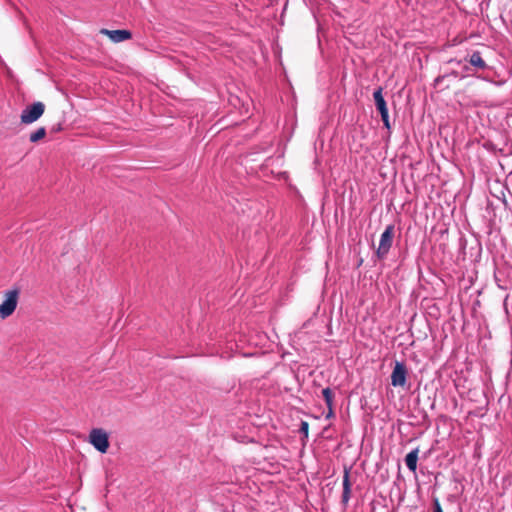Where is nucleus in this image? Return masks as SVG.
I'll return each mask as SVG.
<instances>
[{"label": "nucleus", "instance_id": "ddd939ff", "mask_svg": "<svg viewBox=\"0 0 512 512\" xmlns=\"http://www.w3.org/2000/svg\"><path fill=\"white\" fill-rule=\"evenodd\" d=\"M308 428V423L306 421H302L300 426V433H302L305 437L308 436Z\"/></svg>", "mask_w": 512, "mask_h": 512}, {"label": "nucleus", "instance_id": "f03ea898", "mask_svg": "<svg viewBox=\"0 0 512 512\" xmlns=\"http://www.w3.org/2000/svg\"><path fill=\"white\" fill-rule=\"evenodd\" d=\"M89 442L101 453H106L109 448V437L102 428H93L89 433Z\"/></svg>", "mask_w": 512, "mask_h": 512}, {"label": "nucleus", "instance_id": "dca6fc26", "mask_svg": "<svg viewBox=\"0 0 512 512\" xmlns=\"http://www.w3.org/2000/svg\"><path fill=\"white\" fill-rule=\"evenodd\" d=\"M327 407H328V413L326 415V418H330L334 415L333 406H327Z\"/></svg>", "mask_w": 512, "mask_h": 512}, {"label": "nucleus", "instance_id": "1a4fd4ad", "mask_svg": "<svg viewBox=\"0 0 512 512\" xmlns=\"http://www.w3.org/2000/svg\"><path fill=\"white\" fill-rule=\"evenodd\" d=\"M419 449L415 448L410 451L405 457V464L411 472H415L417 469Z\"/></svg>", "mask_w": 512, "mask_h": 512}, {"label": "nucleus", "instance_id": "a211bd4d", "mask_svg": "<svg viewBox=\"0 0 512 512\" xmlns=\"http://www.w3.org/2000/svg\"><path fill=\"white\" fill-rule=\"evenodd\" d=\"M442 80H443V79H442V77H437V78L435 79V83H436V84H439Z\"/></svg>", "mask_w": 512, "mask_h": 512}, {"label": "nucleus", "instance_id": "2eb2a0df", "mask_svg": "<svg viewBox=\"0 0 512 512\" xmlns=\"http://www.w3.org/2000/svg\"><path fill=\"white\" fill-rule=\"evenodd\" d=\"M380 115H381V119H382V121H387V120H389L388 110H387V111H384V112H381V113H380Z\"/></svg>", "mask_w": 512, "mask_h": 512}, {"label": "nucleus", "instance_id": "f8f14e48", "mask_svg": "<svg viewBox=\"0 0 512 512\" xmlns=\"http://www.w3.org/2000/svg\"><path fill=\"white\" fill-rule=\"evenodd\" d=\"M322 396L327 406H333L334 393L329 387L322 390Z\"/></svg>", "mask_w": 512, "mask_h": 512}, {"label": "nucleus", "instance_id": "9b49d317", "mask_svg": "<svg viewBox=\"0 0 512 512\" xmlns=\"http://www.w3.org/2000/svg\"><path fill=\"white\" fill-rule=\"evenodd\" d=\"M46 135V129L44 127L38 128L36 131L30 134L29 140L32 143H36L39 140L43 139Z\"/></svg>", "mask_w": 512, "mask_h": 512}, {"label": "nucleus", "instance_id": "4468645a", "mask_svg": "<svg viewBox=\"0 0 512 512\" xmlns=\"http://www.w3.org/2000/svg\"><path fill=\"white\" fill-rule=\"evenodd\" d=\"M433 512H443L438 498L433 499Z\"/></svg>", "mask_w": 512, "mask_h": 512}, {"label": "nucleus", "instance_id": "0eeeda50", "mask_svg": "<svg viewBox=\"0 0 512 512\" xmlns=\"http://www.w3.org/2000/svg\"><path fill=\"white\" fill-rule=\"evenodd\" d=\"M351 497V483H350V472L345 469L343 475V492H342V503L347 505Z\"/></svg>", "mask_w": 512, "mask_h": 512}, {"label": "nucleus", "instance_id": "f3484780", "mask_svg": "<svg viewBox=\"0 0 512 512\" xmlns=\"http://www.w3.org/2000/svg\"><path fill=\"white\" fill-rule=\"evenodd\" d=\"M383 124H384V127L387 128L388 130L391 129V125H390V121L389 120L383 121Z\"/></svg>", "mask_w": 512, "mask_h": 512}, {"label": "nucleus", "instance_id": "9d476101", "mask_svg": "<svg viewBox=\"0 0 512 512\" xmlns=\"http://www.w3.org/2000/svg\"><path fill=\"white\" fill-rule=\"evenodd\" d=\"M469 63L480 69V70H484L486 69L488 66L486 64V62L483 60L482 56H481V53L479 51H474L470 57H469Z\"/></svg>", "mask_w": 512, "mask_h": 512}, {"label": "nucleus", "instance_id": "423d86ee", "mask_svg": "<svg viewBox=\"0 0 512 512\" xmlns=\"http://www.w3.org/2000/svg\"><path fill=\"white\" fill-rule=\"evenodd\" d=\"M101 33L108 36L111 41L114 43L123 42L132 37V33L129 30H108L102 29Z\"/></svg>", "mask_w": 512, "mask_h": 512}, {"label": "nucleus", "instance_id": "6e6552de", "mask_svg": "<svg viewBox=\"0 0 512 512\" xmlns=\"http://www.w3.org/2000/svg\"><path fill=\"white\" fill-rule=\"evenodd\" d=\"M382 91H383L382 88L378 87L373 93L375 105H376V108L379 111V113L388 110Z\"/></svg>", "mask_w": 512, "mask_h": 512}, {"label": "nucleus", "instance_id": "7ed1b4c3", "mask_svg": "<svg viewBox=\"0 0 512 512\" xmlns=\"http://www.w3.org/2000/svg\"><path fill=\"white\" fill-rule=\"evenodd\" d=\"M19 291L17 289L9 290L5 293V299L0 305V318L5 319L13 314L17 307Z\"/></svg>", "mask_w": 512, "mask_h": 512}, {"label": "nucleus", "instance_id": "39448f33", "mask_svg": "<svg viewBox=\"0 0 512 512\" xmlns=\"http://www.w3.org/2000/svg\"><path fill=\"white\" fill-rule=\"evenodd\" d=\"M407 368L403 362H396L391 374V384L394 387H403L406 384Z\"/></svg>", "mask_w": 512, "mask_h": 512}, {"label": "nucleus", "instance_id": "f257e3e1", "mask_svg": "<svg viewBox=\"0 0 512 512\" xmlns=\"http://www.w3.org/2000/svg\"><path fill=\"white\" fill-rule=\"evenodd\" d=\"M394 230L395 227L391 224L386 226L385 230L382 232L379 245L376 250V256L378 259L383 260L387 257L393 244Z\"/></svg>", "mask_w": 512, "mask_h": 512}, {"label": "nucleus", "instance_id": "20e7f679", "mask_svg": "<svg viewBox=\"0 0 512 512\" xmlns=\"http://www.w3.org/2000/svg\"><path fill=\"white\" fill-rule=\"evenodd\" d=\"M45 105L42 102H35L27 106L21 113L20 119L24 124H31L37 121L44 113Z\"/></svg>", "mask_w": 512, "mask_h": 512}]
</instances>
